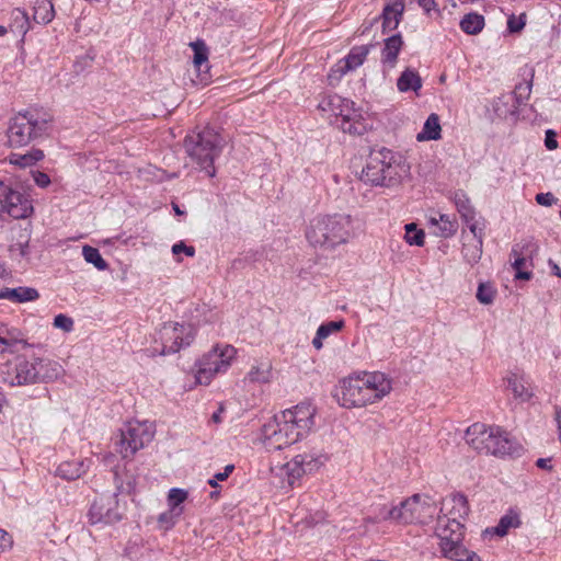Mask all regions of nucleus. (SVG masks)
Masks as SVG:
<instances>
[{
    "mask_svg": "<svg viewBox=\"0 0 561 561\" xmlns=\"http://www.w3.org/2000/svg\"><path fill=\"white\" fill-rule=\"evenodd\" d=\"M316 408L301 402L265 422L261 440L268 450H280L305 439L314 427Z\"/></svg>",
    "mask_w": 561,
    "mask_h": 561,
    "instance_id": "1",
    "label": "nucleus"
},
{
    "mask_svg": "<svg viewBox=\"0 0 561 561\" xmlns=\"http://www.w3.org/2000/svg\"><path fill=\"white\" fill-rule=\"evenodd\" d=\"M353 220L348 215H322L312 218L306 227L305 237L310 247L335 250L353 238Z\"/></svg>",
    "mask_w": 561,
    "mask_h": 561,
    "instance_id": "2",
    "label": "nucleus"
},
{
    "mask_svg": "<svg viewBox=\"0 0 561 561\" xmlns=\"http://www.w3.org/2000/svg\"><path fill=\"white\" fill-rule=\"evenodd\" d=\"M238 358V350L229 343L217 342L198 356L192 368L194 386H209L220 375H225Z\"/></svg>",
    "mask_w": 561,
    "mask_h": 561,
    "instance_id": "3",
    "label": "nucleus"
},
{
    "mask_svg": "<svg viewBox=\"0 0 561 561\" xmlns=\"http://www.w3.org/2000/svg\"><path fill=\"white\" fill-rule=\"evenodd\" d=\"M185 150L191 160L209 176H215V160L224 148L222 137L210 127L187 135L184 141Z\"/></svg>",
    "mask_w": 561,
    "mask_h": 561,
    "instance_id": "4",
    "label": "nucleus"
},
{
    "mask_svg": "<svg viewBox=\"0 0 561 561\" xmlns=\"http://www.w3.org/2000/svg\"><path fill=\"white\" fill-rule=\"evenodd\" d=\"M466 443L484 455L503 457L514 451V443L499 426L473 423L465 433Z\"/></svg>",
    "mask_w": 561,
    "mask_h": 561,
    "instance_id": "5",
    "label": "nucleus"
},
{
    "mask_svg": "<svg viewBox=\"0 0 561 561\" xmlns=\"http://www.w3.org/2000/svg\"><path fill=\"white\" fill-rule=\"evenodd\" d=\"M435 534L442 557L450 561H482L476 551L463 545L465 524L437 520Z\"/></svg>",
    "mask_w": 561,
    "mask_h": 561,
    "instance_id": "6",
    "label": "nucleus"
},
{
    "mask_svg": "<svg viewBox=\"0 0 561 561\" xmlns=\"http://www.w3.org/2000/svg\"><path fill=\"white\" fill-rule=\"evenodd\" d=\"M422 508V496L414 494L399 503H375L371 506V516L368 520L373 523H392L407 525L420 517Z\"/></svg>",
    "mask_w": 561,
    "mask_h": 561,
    "instance_id": "7",
    "label": "nucleus"
},
{
    "mask_svg": "<svg viewBox=\"0 0 561 561\" xmlns=\"http://www.w3.org/2000/svg\"><path fill=\"white\" fill-rule=\"evenodd\" d=\"M153 436L154 430L149 422L129 421L121 430L119 438L115 443L116 451L123 458H130L149 444Z\"/></svg>",
    "mask_w": 561,
    "mask_h": 561,
    "instance_id": "8",
    "label": "nucleus"
},
{
    "mask_svg": "<svg viewBox=\"0 0 561 561\" xmlns=\"http://www.w3.org/2000/svg\"><path fill=\"white\" fill-rule=\"evenodd\" d=\"M409 165L404 162L385 164L381 160L371 159L362 170L360 180L370 185L391 186L408 176Z\"/></svg>",
    "mask_w": 561,
    "mask_h": 561,
    "instance_id": "9",
    "label": "nucleus"
},
{
    "mask_svg": "<svg viewBox=\"0 0 561 561\" xmlns=\"http://www.w3.org/2000/svg\"><path fill=\"white\" fill-rule=\"evenodd\" d=\"M0 214L14 220H24L31 218L35 213L32 197L19 190L5 185L0 180Z\"/></svg>",
    "mask_w": 561,
    "mask_h": 561,
    "instance_id": "10",
    "label": "nucleus"
},
{
    "mask_svg": "<svg viewBox=\"0 0 561 561\" xmlns=\"http://www.w3.org/2000/svg\"><path fill=\"white\" fill-rule=\"evenodd\" d=\"M127 511V504L118 494L103 495L96 499L88 513L92 525H113L121 522Z\"/></svg>",
    "mask_w": 561,
    "mask_h": 561,
    "instance_id": "11",
    "label": "nucleus"
},
{
    "mask_svg": "<svg viewBox=\"0 0 561 561\" xmlns=\"http://www.w3.org/2000/svg\"><path fill=\"white\" fill-rule=\"evenodd\" d=\"M196 335L193 324L186 322H167L159 330V337L162 343L160 354H172L190 346Z\"/></svg>",
    "mask_w": 561,
    "mask_h": 561,
    "instance_id": "12",
    "label": "nucleus"
},
{
    "mask_svg": "<svg viewBox=\"0 0 561 561\" xmlns=\"http://www.w3.org/2000/svg\"><path fill=\"white\" fill-rule=\"evenodd\" d=\"M42 123L28 113L18 114L10 123L8 129V141L13 148H21L28 145L42 133Z\"/></svg>",
    "mask_w": 561,
    "mask_h": 561,
    "instance_id": "13",
    "label": "nucleus"
},
{
    "mask_svg": "<svg viewBox=\"0 0 561 561\" xmlns=\"http://www.w3.org/2000/svg\"><path fill=\"white\" fill-rule=\"evenodd\" d=\"M335 124L343 133L350 135H364L371 129L369 114L351 99L345 103Z\"/></svg>",
    "mask_w": 561,
    "mask_h": 561,
    "instance_id": "14",
    "label": "nucleus"
},
{
    "mask_svg": "<svg viewBox=\"0 0 561 561\" xmlns=\"http://www.w3.org/2000/svg\"><path fill=\"white\" fill-rule=\"evenodd\" d=\"M331 396L342 409H363L356 371L340 378L333 386Z\"/></svg>",
    "mask_w": 561,
    "mask_h": 561,
    "instance_id": "15",
    "label": "nucleus"
},
{
    "mask_svg": "<svg viewBox=\"0 0 561 561\" xmlns=\"http://www.w3.org/2000/svg\"><path fill=\"white\" fill-rule=\"evenodd\" d=\"M373 405L388 398L393 390V379L380 370H360Z\"/></svg>",
    "mask_w": 561,
    "mask_h": 561,
    "instance_id": "16",
    "label": "nucleus"
},
{
    "mask_svg": "<svg viewBox=\"0 0 561 561\" xmlns=\"http://www.w3.org/2000/svg\"><path fill=\"white\" fill-rule=\"evenodd\" d=\"M302 478L294 458H290L285 463L271 468V482L285 492L300 486Z\"/></svg>",
    "mask_w": 561,
    "mask_h": 561,
    "instance_id": "17",
    "label": "nucleus"
},
{
    "mask_svg": "<svg viewBox=\"0 0 561 561\" xmlns=\"http://www.w3.org/2000/svg\"><path fill=\"white\" fill-rule=\"evenodd\" d=\"M369 53L368 46H357L344 58L340 59L328 73L330 84L337 83L347 72L353 71L360 67Z\"/></svg>",
    "mask_w": 561,
    "mask_h": 561,
    "instance_id": "18",
    "label": "nucleus"
},
{
    "mask_svg": "<svg viewBox=\"0 0 561 561\" xmlns=\"http://www.w3.org/2000/svg\"><path fill=\"white\" fill-rule=\"evenodd\" d=\"M469 512L467 497L460 493H453L443 500L437 520L465 524Z\"/></svg>",
    "mask_w": 561,
    "mask_h": 561,
    "instance_id": "19",
    "label": "nucleus"
},
{
    "mask_svg": "<svg viewBox=\"0 0 561 561\" xmlns=\"http://www.w3.org/2000/svg\"><path fill=\"white\" fill-rule=\"evenodd\" d=\"M293 458L298 465L302 477L318 473L329 461L328 454L320 449L305 450Z\"/></svg>",
    "mask_w": 561,
    "mask_h": 561,
    "instance_id": "20",
    "label": "nucleus"
},
{
    "mask_svg": "<svg viewBox=\"0 0 561 561\" xmlns=\"http://www.w3.org/2000/svg\"><path fill=\"white\" fill-rule=\"evenodd\" d=\"M190 47L193 51L192 61L195 70L197 71V82L199 84H208L210 81L209 76V48L206 43L197 38L194 42H191Z\"/></svg>",
    "mask_w": 561,
    "mask_h": 561,
    "instance_id": "21",
    "label": "nucleus"
},
{
    "mask_svg": "<svg viewBox=\"0 0 561 561\" xmlns=\"http://www.w3.org/2000/svg\"><path fill=\"white\" fill-rule=\"evenodd\" d=\"M348 100L336 93H324L319 96L317 110L323 119L335 123Z\"/></svg>",
    "mask_w": 561,
    "mask_h": 561,
    "instance_id": "22",
    "label": "nucleus"
},
{
    "mask_svg": "<svg viewBox=\"0 0 561 561\" xmlns=\"http://www.w3.org/2000/svg\"><path fill=\"white\" fill-rule=\"evenodd\" d=\"M41 359L36 358L35 362H28L22 358L15 365V373L4 379L10 386L31 385L39 381V374L37 371V363Z\"/></svg>",
    "mask_w": 561,
    "mask_h": 561,
    "instance_id": "23",
    "label": "nucleus"
},
{
    "mask_svg": "<svg viewBox=\"0 0 561 561\" xmlns=\"http://www.w3.org/2000/svg\"><path fill=\"white\" fill-rule=\"evenodd\" d=\"M522 525L520 513L516 508H510L499 520L496 526L485 528L482 533L484 538L504 537L511 529L519 528Z\"/></svg>",
    "mask_w": 561,
    "mask_h": 561,
    "instance_id": "24",
    "label": "nucleus"
},
{
    "mask_svg": "<svg viewBox=\"0 0 561 561\" xmlns=\"http://www.w3.org/2000/svg\"><path fill=\"white\" fill-rule=\"evenodd\" d=\"M506 388L515 400L528 402L534 397V390L525 377L517 373H510L505 377Z\"/></svg>",
    "mask_w": 561,
    "mask_h": 561,
    "instance_id": "25",
    "label": "nucleus"
},
{
    "mask_svg": "<svg viewBox=\"0 0 561 561\" xmlns=\"http://www.w3.org/2000/svg\"><path fill=\"white\" fill-rule=\"evenodd\" d=\"M89 467L88 459L65 460L56 468V476L67 481L77 480L88 471Z\"/></svg>",
    "mask_w": 561,
    "mask_h": 561,
    "instance_id": "26",
    "label": "nucleus"
},
{
    "mask_svg": "<svg viewBox=\"0 0 561 561\" xmlns=\"http://www.w3.org/2000/svg\"><path fill=\"white\" fill-rule=\"evenodd\" d=\"M423 87V80L419 72L412 68H405L397 79V89L400 93L412 92L419 96Z\"/></svg>",
    "mask_w": 561,
    "mask_h": 561,
    "instance_id": "27",
    "label": "nucleus"
},
{
    "mask_svg": "<svg viewBox=\"0 0 561 561\" xmlns=\"http://www.w3.org/2000/svg\"><path fill=\"white\" fill-rule=\"evenodd\" d=\"M404 11V3L402 0H390L385 7L382 12V32L390 33L397 30L402 13Z\"/></svg>",
    "mask_w": 561,
    "mask_h": 561,
    "instance_id": "28",
    "label": "nucleus"
},
{
    "mask_svg": "<svg viewBox=\"0 0 561 561\" xmlns=\"http://www.w3.org/2000/svg\"><path fill=\"white\" fill-rule=\"evenodd\" d=\"M25 344L22 332L5 323L0 322V353H13L18 344Z\"/></svg>",
    "mask_w": 561,
    "mask_h": 561,
    "instance_id": "29",
    "label": "nucleus"
},
{
    "mask_svg": "<svg viewBox=\"0 0 561 561\" xmlns=\"http://www.w3.org/2000/svg\"><path fill=\"white\" fill-rule=\"evenodd\" d=\"M440 118L436 113H432L425 119L422 129L416 134L415 139L419 142L436 141L442 139Z\"/></svg>",
    "mask_w": 561,
    "mask_h": 561,
    "instance_id": "30",
    "label": "nucleus"
},
{
    "mask_svg": "<svg viewBox=\"0 0 561 561\" xmlns=\"http://www.w3.org/2000/svg\"><path fill=\"white\" fill-rule=\"evenodd\" d=\"M402 47V37H387L385 39L381 50V64L385 70H391L396 67Z\"/></svg>",
    "mask_w": 561,
    "mask_h": 561,
    "instance_id": "31",
    "label": "nucleus"
},
{
    "mask_svg": "<svg viewBox=\"0 0 561 561\" xmlns=\"http://www.w3.org/2000/svg\"><path fill=\"white\" fill-rule=\"evenodd\" d=\"M344 327L345 321L343 319L321 323L312 339V346L317 351L322 350L324 346V341L329 339L331 335L340 333L344 329Z\"/></svg>",
    "mask_w": 561,
    "mask_h": 561,
    "instance_id": "32",
    "label": "nucleus"
},
{
    "mask_svg": "<svg viewBox=\"0 0 561 561\" xmlns=\"http://www.w3.org/2000/svg\"><path fill=\"white\" fill-rule=\"evenodd\" d=\"M44 151L37 148H32L26 153L12 152L7 157L9 164L20 169H26L35 165L44 159Z\"/></svg>",
    "mask_w": 561,
    "mask_h": 561,
    "instance_id": "33",
    "label": "nucleus"
},
{
    "mask_svg": "<svg viewBox=\"0 0 561 561\" xmlns=\"http://www.w3.org/2000/svg\"><path fill=\"white\" fill-rule=\"evenodd\" d=\"M483 240L466 239L462 243L461 254L463 260L471 266L476 265L482 257Z\"/></svg>",
    "mask_w": 561,
    "mask_h": 561,
    "instance_id": "34",
    "label": "nucleus"
},
{
    "mask_svg": "<svg viewBox=\"0 0 561 561\" xmlns=\"http://www.w3.org/2000/svg\"><path fill=\"white\" fill-rule=\"evenodd\" d=\"M247 378L253 383H268L273 379L271 363L262 362L253 365L247 374Z\"/></svg>",
    "mask_w": 561,
    "mask_h": 561,
    "instance_id": "35",
    "label": "nucleus"
},
{
    "mask_svg": "<svg viewBox=\"0 0 561 561\" xmlns=\"http://www.w3.org/2000/svg\"><path fill=\"white\" fill-rule=\"evenodd\" d=\"M28 30L30 21L27 14L20 9L13 10L11 13V25L9 32L25 35ZM5 33H8V30L0 25V35H4Z\"/></svg>",
    "mask_w": 561,
    "mask_h": 561,
    "instance_id": "36",
    "label": "nucleus"
},
{
    "mask_svg": "<svg viewBox=\"0 0 561 561\" xmlns=\"http://www.w3.org/2000/svg\"><path fill=\"white\" fill-rule=\"evenodd\" d=\"M431 226L438 228V236L443 238L451 237L457 231V222L449 215L440 214L438 217L428 219Z\"/></svg>",
    "mask_w": 561,
    "mask_h": 561,
    "instance_id": "37",
    "label": "nucleus"
},
{
    "mask_svg": "<svg viewBox=\"0 0 561 561\" xmlns=\"http://www.w3.org/2000/svg\"><path fill=\"white\" fill-rule=\"evenodd\" d=\"M42 375L39 381H56L64 377L65 369L62 365L56 360L48 359L46 362H39Z\"/></svg>",
    "mask_w": 561,
    "mask_h": 561,
    "instance_id": "38",
    "label": "nucleus"
},
{
    "mask_svg": "<svg viewBox=\"0 0 561 561\" xmlns=\"http://www.w3.org/2000/svg\"><path fill=\"white\" fill-rule=\"evenodd\" d=\"M425 231L419 228L415 222L404 225L403 240L410 247H423L425 244Z\"/></svg>",
    "mask_w": 561,
    "mask_h": 561,
    "instance_id": "39",
    "label": "nucleus"
},
{
    "mask_svg": "<svg viewBox=\"0 0 561 561\" xmlns=\"http://www.w3.org/2000/svg\"><path fill=\"white\" fill-rule=\"evenodd\" d=\"M187 497L188 491L181 488L170 489L167 495L168 508L182 515L184 513L183 503L187 500Z\"/></svg>",
    "mask_w": 561,
    "mask_h": 561,
    "instance_id": "40",
    "label": "nucleus"
},
{
    "mask_svg": "<svg viewBox=\"0 0 561 561\" xmlns=\"http://www.w3.org/2000/svg\"><path fill=\"white\" fill-rule=\"evenodd\" d=\"M484 26V18L478 13H468L460 21L461 30L468 35L480 33Z\"/></svg>",
    "mask_w": 561,
    "mask_h": 561,
    "instance_id": "41",
    "label": "nucleus"
},
{
    "mask_svg": "<svg viewBox=\"0 0 561 561\" xmlns=\"http://www.w3.org/2000/svg\"><path fill=\"white\" fill-rule=\"evenodd\" d=\"M451 199H453V203H454L457 211L459 213L461 219L477 213L474 207L471 204L469 196L465 192H462V191L455 192L453 194Z\"/></svg>",
    "mask_w": 561,
    "mask_h": 561,
    "instance_id": "42",
    "label": "nucleus"
},
{
    "mask_svg": "<svg viewBox=\"0 0 561 561\" xmlns=\"http://www.w3.org/2000/svg\"><path fill=\"white\" fill-rule=\"evenodd\" d=\"M54 18V7L49 0H37L34 5V20L37 23H49Z\"/></svg>",
    "mask_w": 561,
    "mask_h": 561,
    "instance_id": "43",
    "label": "nucleus"
},
{
    "mask_svg": "<svg viewBox=\"0 0 561 561\" xmlns=\"http://www.w3.org/2000/svg\"><path fill=\"white\" fill-rule=\"evenodd\" d=\"M462 221L468 227L471 238L470 239H484V230H485V219L482 217H478L477 213L466 217Z\"/></svg>",
    "mask_w": 561,
    "mask_h": 561,
    "instance_id": "44",
    "label": "nucleus"
},
{
    "mask_svg": "<svg viewBox=\"0 0 561 561\" xmlns=\"http://www.w3.org/2000/svg\"><path fill=\"white\" fill-rule=\"evenodd\" d=\"M82 255L88 263L93 264L99 271H105L108 267L99 250L93 247L84 245L82 248Z\"/></svg>",
    "mask_w": 561,
    "mask_h": 561,
    "instance_id": "45",
    "label": "nucleus"
},
{
    "mask_svg": "<svg viewBox=\"0 0 561 561\" xmlns=\"http://www.w3.org/2000/svg\"><path fill=\"white\" fill-rule=\"evenodd\" d=\"M11 294L13 302L34 301L39 297L38 291L32 287L12 288Z\"/></svg>",
    "mask_w": 561,
    "mask_h": 561,
    "instance_id": "46",
    "label": "nucleus"
},
{
    "mask_svg": "<svg viewBox=\"0 0 561 561\" xmlns=\"http://www.w3.org/2000/svg\"><path fill=\"white\" fill-rule=\"evenodd\" d=\"M181 516V514L168 508L165 512L158 515L157 522L159 528L164 531L171 530L176 525Z\"/></svg>",
    "mask_w": 561,
    "mask_h": 561,
    "instance_id": "47",
    "label": "nucleus"
},
{
    "mask_svg": "<svg viewBox=\"0 0 561 561\" xmlns=\"http://www.w3.org/2000/svg\"><path fill=\"white\" fill-rule=\"evenodd\" d=\"M496 289L491 283H480L477 290V299L482 305L493 304Z\"/></svg>",
    "mask_w": 561,
    "mask_h": 561,
    "instance_id": "48",
    "label": "nucleus"
},
{
    "mask_svg": "<svg viewBox=\"0 0 561 561\" xmlns=\"http://www.w3.org/2000/svg\"><path fill=\"white\" fill-rule=\"evenodd\" d=\"M527 22L526 13L510 14L507 16V30L510 33H519L524 30Z\"/></svg>",
    "mask_w": 561,
    "mask_h": 561,
    "instance_id": "49",
    "label": "nucleus"
},
{
    "mask_svg": "<svg viewBox=\"0 0 561 561\" xmlns=\"http://www.w3.org/2000/svg\"><path fill=\"white\" fill-rule=\"evenodd\" d=\"M13 535L0 527V556L10 552L13 549Z\"/></svg>",
    "mask_w": 561,
    "mask_h": 561,
    "instance_id": "50",
    "label": "nucleus"
},
{
    "mask_svg": "<svg viewBox=\"0 0 561 561\" xmlns=\"http://www.w3.org/2000/svg\"><path fill=\"white\" fill-rule=\"evenodd\" d=\"M526 263V259L518 256L513 262V268L515 270V279L529 280L533 277V273L529 271H523V266Z\"/></svg>",
    "mask_w": 561,
    "mask_h": 561,
    "instance_id": "51",
    "label": "nucleus"
},
{
    "mask_svg": "<svg viewBox=\"0 0 561 561\" xmlns=\"http://www.w3.org/2000/svg\"><path fill=\"white\" fill-rule=\"evenodd\" d=\"M172 253L176 256V262H182V259L179 257L181 253H184L188 257H193L195 255V248L192 245H186L183 241L176 242L172 245Z\"/></svg>",
    "mask_w": 561,
    "mask_h": 561,
    "instance_id": "52",
    "label": "nucleus"
},
{
    "mask_svg": "<svg viewBox=\"0 0 561 561\" xmlns=\"http://www.w3.org/2000/svg\"><path fill=\"white\" fill-rule=\"evenodd\" d=\"M73 320L64 313H59L54 318V327L62 330L64 332H71L73 330Z\"/></svg>",
    "mask_w": 561,
    "mask_h": 561,
    "instance_id": "53",
    "label": "nucleus"
},
{
    "mask_svg": "<svg viewBox=\"0 0 561 561\" xmlns=\"http://www.w3.org/2000/svg\"><path fill=\"white\" fill-rule=\"evenodd\" d=\"M234 466L227 465L222 471L215 473L207 482L211 488H217L218 482H222L229 478V476L233 472Z\"/></svg>",
    "mask_w": 561,
    "mask_h": 561,
    "instance_id": "54",
    "label": "nucleus"
},
{
    "mask_svg": "<svg viewBox=\"0 0 561 561\" xmlns=\"http://www.w3.org/2000/svg\"><path fill=\"white\" fill-rule=\"evenodd\" d=\"M356 376H357V381H358V387H359L362 407H363V409L371 407L373 404H371L369 394L367 392V388H366L365 381L363 379L362 371L356 370Z\"/></svg>",
    "mask_w": 561,
    "mask_h": 561,
    "instance_id": "55",
    "label": "nucleus"
},
{
    "mask_svg": "<svg viewBox=\"0 0 561 561\" xmlns=\"http://www.w3.org/2000/svg\"><path fill=\"white\" fill-rule=\"evenodd\" d=\"M28 240L30 237L26 236L23 241L14 243L10 247V252L13 256L16 257H25L28 254Z\"/></svg>",
    "mask_w": 561,
    "mask_h": 561,
    "instance_id": "56",
    "label": "nucleus"
},
{
    "mask_svg": "<svg viewBox=\"0 0 561 561\" xmlns=\"http://www.w3.org/2000/svg\"><path fill=\"white\" fill-rule=\"evenodd\" d=\"M31 175H32V179H33L34 183L39 188H46L51 183V180H50L49 175L46 174L45 172L39 171V170L31 171Z\"/></svg>",
    "mask_w": 561,
    "mask_h": 561,
    "instance_id": "57",
    "label": "nucleus"
},
{
    "mask_svg": "<svg viewBox=\"0 0 561 561\" xmlns=\"http://www.w3.org/2000/svg\"><path fill=\"white\" fill-rule=\"evenodd\" d=\"M419 5L423 9V11L430 15V16H433V15H437L438 14V8H437V4L435 2V0H415Z\"/></svg>",
    "mask_w": 561,
    "mask_h": 561,
    "instance_id": "58",
    "label": "nucleus"
},
{
    "mask_svg": "<svg viewBox=\"0 0 561 561\" xmlns=\"http://www.w3.org/2000/svg\"><path fill=\"white\" fill-rule=\"evenodd\" d=\"M557 198L554 197V195L552 193H539L536 195V202L541 205V206H546V207H549V206H552L554 204H557Z\"/></svg>",
    "mask_w": 561,
    "mask_h": 561,
    "instance_id": "59",
    "label": "nucleus"
},
{
    "mask_svg": "<svg viewBox=\"0 0 561 561\" xmlns=\"http://www.w3.org/2000/svg\"><path fill=\"white\" fill-rule=\"evenodd\" d=\"M545 146L548 150H554L558 148L557 134L553 130L548 129L546 131Z\"/></svg>",
    "mask_w": 561,
    "mask_h": 561,
    "instance_id": "60",
    "label": "nucleus"
},
{
    "mask_svg": "<svg viewBox=\"0 0 561 561\" xmlns=\"http://www.w3.org/2000/svg\"><path fill=\"white\" fill-rule=\"evenodd\" d=\"M536 465L540 469H545V470H549V471L552 470V465H551V459L550 458H539L536 461Z\"/></svg>",
    "mask_w": 561,
    "mask_h": 561,
    "instance_id": "61",
    "label": "nucleus"
},
{
    "mask_svg": "<svg viewBox=\"0 0 561 561\" xmlns=\"http://www.w3.org/2000/svg\"><path fill=\"white\" fill-rule=\"evenodd\" d=\"M548 265L550 266L551 268V273L558 277L561 278V268L560 266L552 260H549L548 261Z\"/></svg>",
    "mask_w": 561,
    "mask_h": 561,
    "instance_id": "62",
    "label": "nucleus"
},
{
    "mask_svg": "<svg viewBox=\"0 0 561 561\" xmlns=\"http://www.w3.org/2000/svg\"><path fill=\"white\" fill-rule=\"evenodd\" d=\"M554 421L558 428V435L561 434V408H556L554 411Z\"/></svg>",
    "mask_w": 561,
    "mask_h": 561,
    "instance_id": "63",
    "label": "nucleus"
},
{
    "mask_svg": "<svg viewBox=\"0 0 561 561\" xmlns=\"http://www.w3.org/2000/svg\"><path fill=\"white\" fill-rule=\"evenodd\" d=\"M222 412H224L222 408H219L216 412H214L213 415H211L213 422L221 423L222 422V417H221Z\"/></svg>",
    "mask_w": 561,
    "mask_h": 561,
    "instance_id": "64",
    "label": "nucleus"
}]
</instances>
